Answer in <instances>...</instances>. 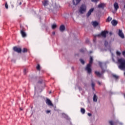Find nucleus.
Listing matches in <instances>:
<instances>
[{"instance_id":"obj_1","label":"nucleus","mask_w":125,"mask_h":125,"mask_svg":"<svg viewBox=\"0 0 125 125\" xmlns=\"http://www.w3.org/2000/svg\"><path fill=\"white\" fill-rule=\"evenodd\" d=\"M118 68L120 70H125V59L124 58L119 59L118 60Z\"/></svg>"},{"instance_id":"obj_2","label":"nucleus","mask_w":125,"mask_h":125,"mask_svg":"<svg viewBox=\"0 0 125 125\" xmlns=\"http://www.w3.org/2000/svg\"><path fill=\"white\" fill-rule=\"evenodd\" d=\"M93 62V58L92 57H90L89 63L88 64L85 68L86 71H87L88 74L91 73V64H92Z\"/></svg>"},{"instance_id":"obj_3","label":"nucleus","mask_w":125,"mask_h":125,"mask_svg":"<svg viewBox=\"0 0 125 125\" xmlns=\"http://www.w3.org/2000/svg\"><path fill=\"white\" fill-rule=\"evenodd\" d=\"M86 11V6L85 4H82L79 9V12L81 14H83Z\"/></svg>"},{"instance_id":"obj_4","label":"nucleus","mask_w":125,"mask_h":125,"mask_svg":"<svg viewBox=\"0 0 125 125\" xmlns=\"http://www.w3.org/2000/svg\"><path fill=\"white\" fill-rule=\"evenodd\" d=\"M99 65L101 68L103 72H105V70H104V68H107V65L106 62H99Z\"/></svg>"},{"instance_id":"obj_5","label":"nucleus","mask_w":125,"mask_h":125,"mask_svg":"<svg viewBox=\"0 0 125 125\" xmlns=\"http://www.w3.org/2000/svg\"><path fill=\"white\" fill-rule=\"evenodd\" d=\"M107 34H108V31H103L101 34L97 35V37H102V38H106Z\"/></svg>"},{"instance_id":"obj_6","label":"nucleus","mask_w":125,"mask_h":125,"mask_svg":"<svg viewBox=\"0 0 125 125\" xmlns=\"http://www.w3.org/2000/svg\"><path fill=\"white\" fill-rule=\"evenodd\" d=\"M20 33L22 38H26V37H27V34H26L25 32V29L23 28L21 30Z\"/></svg>"},{"instance_id":"obj_7","label":"nucleus","mask_w":125,"mask_h":125,"mask_svg":"<svg viewBox=\"0 0 125 125\" xmlns=\"http://www.w3.org/2000/svg\"><path fill=\"white\" fill-rule=\"evenodd\" d=\"M13 50L18 53H21V52H22L21 48H18L16 46L13 47Z\"/></svg>"},{"instance_id":"obj_8","label":"nucleus","mask_w":125,"mask_h":125,"mask_svg":"<svg viewBox=\"0 0 125 125\" xmlns=\"http://www.w3.org/2000/svg\"><path fill=\"white\" fill-rule=\"evenodd\" d=\"M45 102L47 105H48V106L53 107V104H52V103H51V101H50V100L46 99Z\"/></svg>"},{"instance_id":"obj_9","label":"nucleus","mask_w":125,"mask_h":125,"mask_svg":"<svg viewBox=\"0 0 125 125\" xmlns=\"http://www.w3.org/2000/svg\"><path fill=\"white\" fill-rule=\"evenodd\" d=\"M93 10H94V9L92 8L88 11V13L86 14L87 17H89V16L91 15V13L93 12Z\"/></svg>"},{"instance_id":"obj_10","label":"nucleus","mask_w":125,"mask_h":125,"mask_svg":"<svg viewBox=\"0 0 125 125\" xmlns=\"http://www.w3.org/2000/svg\"><path fill=\"white\" fill-rule=\"evenodd\" d=\"M93 10H94V9L92 8L88 11V13L86 14L87 17H89V16L91 15V13L93 12Z\"/></svg>"},{"instance_id":"obj_11","label":"nucleus","mask_w":125,"mask_h":125,"mask_svg":"<svg viewBox=\"0 0 125 125\" xmlns=\"http://www.w3.org/2000/svg\"><path fill=\"white\" fill-rule=\"evenodd\" d=\"M118 35L120 38H122V39H125V35H124V33H123V31L122 30H119Z\"/></svg>"},{"instance_id":"obj_12","label":"nucleus","mask_w":125,"mask_h":125,"mask_svg":"<svg viewBox=\"0 0 125 125\" xmlns=\"http://www.w3.org/2000/svg\"><path fill=\"white\" fill-rule=\"evenodd\" d=\"M81 0H73V5H78L81 2Z\"/></svg>"},{"instance_id":"obj_13","label":"nucleus","mask_w":125,"mask_h":125,"mask_svg":"<svg viewBox=\"0 0 125 125\" xmlns=\"http://www.w3.org/2000/svg\"><path fill=\"white\" fill-rule=\"evenodd\" d=\"M114 7L115 10L117 11L118 9H119V4H118L117 2H115L114 4Z\"/></svg>"},{"instance_id":"obj_14","label":"nucleus","mask_w":125,"mask_h":125,"mask_svg":"<svg viewBox=\"0 0 125 125\" xmlns=\"http://www.w3.org/2000/svg\"><path fill=\"white\" fill-rule=\"evenodd\" d=\"M60 31L61 32H64L65 31V25H62L60 27Z\"/></svg>"},{"instance_id":"obj_15","label":"nucleus","mask_w":125,"mask_h":125,"mask_svg":"<svg viewBox=\"0 0 125 125\" xmlns=\"http://www.w3.org/2000/svg\"><path fill=\"white\" fill-rule=\"evenodd\" d=\"M111 24L113 26H117L118 25V21L115 20L111 21Z\"/></svg>"},{"instance_id":"obj_16","label":"nucleus","mask_w":125,"mask_h":125,"mask_svg":"<svg viewBox=\"0 0 125 125\" xmlns=\"http://www.w3.org/2000/svg\"><path fill=\"white\" fill-rule=\"evenodd\" d=\"M97 99H98V97H97V96H96V94H94V96L93 98V100L94 102H97Z\"/></svg>"},{"instance_id":"obj_17","label":"nucleus","mask_w":125,"mask_h":125,"mask_svg":"<svg viewBox=\"0 0 125 125\" xmlns=\"http://www.w3.org/2000/svg\"><path fill=\"white\" fill-rule=\"evenodd\" d=\"M42 2L43 5H44V6H46V5H48V1H47L46 0H44Z\"/></svg>"},{"instance_id":"obj_18","label":"nucleus","mask_w":125,"mask_h":125,"mask_svg":"<svg viewBox=\"0 0 125 125\" xmlns=\"http://www.w3.org/2000/svg\"><path fill=\"white\" fill-rule=\"evenodd\" d=\"M104 3H102L99 4L98 5V7L99 8H104Z\"/></svg>"},{"instance_id":"obj_19","label":"nucleus","mask_w":125,"mask_h":125,"mask_svg":"<svg viewBox=\"0 0 125 125\" xmlns=\"http://www.w3.org/2000/svg\"><path fill=\"white\" fill-rule=\"evenodd\" d=\"M95 74L98 77H101V73H100V72H99L98 71H95Z\"/></svg>"},{"instance_id":"obj_20","label":"nucleus","mask_w":125,"mask_h":125,"mask_svg":"<svg viewBox=\"0 0 125 125\" xmlns=\"http://www.w3.org/2000/svg\"><path fill=\"white\" fill-rule=\"evenodd\" d=\"M92 25L94 27H97L98 23L97 22V21H93Z\"/></svg>"},{"instance_id":"obj_21","label":"nucleus","mask_w":125,"mask_h":125,"mask_svg":"<svg viewBox=\"0 0 125 125\" xmlns=\"http://www.w3.org/2000/svg\"><path fill=\"white\" fill-rule=\"evenodd\" d=\"M22 52L23 53H26L28 52V49L26 48H24L23 49V50H22Z\"/></svg>"},{"instance_id":"obj_22","label":"nucleus","mask_w":125,"mask_h":125,"mask_svg":"<svg viewBox=\"0 0 125 125\" xmlns=\"http://www.w3.org/2000/svg\"><path fill=\"white\" fill-rule=\"evenodd\" d=\"M112 21V18L108 17L106 20V22H110Z\"/></svg>"},{"instance_id":"obj_23","label":"nucleus","mask_w":125,"mask_h":125,"mask_svg":"<svg viewBox=\"0 0 125 125\" xmlns=\"http://www.w3.org/2000/svg\"><path fill=\"white\" fill-rule=\"evenodd\" d=\"M36 69L39 71H41V65H40V64H38L36 67Z\"/></svg>"},{"instance_id":"obj_24","label":"nucleus","mask_w":125,"mask_h":125,"mask_svg":"<svg viewBox=\"0 0 125 125\" xmlns=\"http://www.w3.org/2000/svg\"><path fill=\"white\" fill-rule=\"evenodd\" d=\"M81 112L82 114H84V113H85V109H84V108H81Z\"/></svg>"},{"instance_id":"obj_25","label":"nucleus","mask_w":125,"mask_h":125,"mask_svg":"<svg viewBox=\"0 0 125 125\" xmlns=\"http://www.w3.org/2000/svg\"><path fill=\"white\" fill-rule=\"evenodd\" d=\"M56 27H57V25L56 24H53L52 25V29H53V30H54V29H56Z\"/></svg>"},{"instance_id":"obj_26","label":"nucleus","mask_w":125,"mask_h":125,"mask_svg":"<svg viewBox=\"0 0 125 125\" xmlns=\"http://www.w3.org/2000/svg\"><path fill=\"white\" fill-rule=\"evenodd\" d=\"M113 78H114V79H115L116 80H118V79H119V76H118V75H113Z\"/></svg>"},{"instance_id":"obj_27","label":"nucleus","mask_w":125,"mask_h":125,"mask_svg":"<svg viewBox=\"0 0 125 125\" xmlns=\"http://www.w3.org/2000/svg\"><path fill=\"white\" fill-rule=\"evenodd\" d=\"M80 61L81 63H82V64H83V65L84 64V61H83V60L81 59L80 60Z\"/></svg>"},{"instance_id":"obj_28","label":"nucleus","mask_w":125,"mask_h":125,"mask_svg":"<svg viewBox=\"0 0 125 125\" xmlns=\"http://www.w3.org/2000/svg\"><path fill=\"white\" fill-rule=\"evenodd\" d=\"M5 8H6V9H8V5L7 4V2H5Z\"/></svg>"},{"instance_id":"obj_29","label":"nucleus","mask_w":125,"mask_h":125,"mask_svg":"<svg viewBox=\"0 0 125 125\" xmlns=\"http://www.w3.org/2000/svg\"><path fill=\"white\" fill-rule=\"evenodd\" d=\"M104 45L105 47H107V46H108V42L106 41L104 42Z\"/></svg>"},{"instance_id":"obj_30","label":"nucleus","mask_w":125,"mask_h":125,"mask_svg":"<svg viewBox=\"0 0 125 125\" xmlns=\"http://www.w3.org/2000/svg\"><path fill=\"white\" fill-rule=\"evenodd\" d=\"M55 8H60V6L59 5L55 3Z\"/></svg>"},{"instance_id":"obj_31","label":"nucleus","mask_w":125,"mask_h":125,"mask_svg":"<svg viewBox=\"0 0 125 125\" xmlns=\"http://www.w3.org/2000/svg\"><path fill=\"white\" fill-rule=\"evenodd\" d=\"M116 54L117 55H118V56H121V52H120L119 51H117Z\"/></svg>"},{"instance_id":"obj_32","label":"nucleus","mask_w":125,"mask_h":125,"mask_svg":"<svg viewBox=\"0 0 125 125\" xmlns=\"http://www.w3.org/2000/svg\"><path fill=\"white\" fill-rule=\"evenodd\" d=\"M91 86H92V87H94V86H95V84L94 83L92 82Z\"/></svg>"},{"instance_id":"obj_33","label":"nucleus","mask_w":125,"mask_h":125,"mask_svg":"<svg viewBox=\"0 0 125 125\" xmlns=\"http://www.w3.org/2000/svg\"><path fill=\"white\" fill-rule=\"evenodd\" d=\"M109 124H110V125H114V122H113L112 121H109Z\"/></svg>"},{"instance_id":"obj_34","label":"nucleus","mask_w":125,"mask_h":125,"mask_svg":"<svg viewBox=\"0 0 125 125\" xmlns=\"http://www.w3.org/2000/svg\"><path fill=\"white\" fill-rule=\"evenodd\" d=\"M91 1H92L93 2H97V0H91Z\"/></svg>"},{"instance_id":"obj_35","label":"nucleus","mask_w":125,"mask_h":125,"mask_svg":"<svg viewBox=\"0 0 125 125\" xmlns=\"http://www.w3.org/2000/svg\"><path fill=\"white\" fill-rule=\"evenodd\" d=\"M122 54H123V55H124V56H125V51H123V52H122Z\"/></svg>"},{"instance_id":"obj_36","label":"nucleus","mask_w":125,"mask_h":125,"mask_svg":"<svg viewBox=\"0 0 125 125\" xmlns=\"http://www.w3.org/2000/svg\"><path fill=\"white\" fill-rule=\"evenodd\" d=\"M87 115H88V116L89 117H91V113H88L87 114Z\"/></svg>"},{"instance_id":"obj_37","label":"nucleus","mask_w":125,"mask_h":125,"mask_svg":"<svg viewBox=\"0 0 125 125\" xmlns=\"http://www.w3.org/2000/svg\"><path fill=\"white\" fill-rule=\"evenodd\" d=\"M98 84H99V85H101V83H100V82L99 81L98 82Z\"/></svg>"},{"instance_id":"obj_38","label":"nucleus","mask_w":125,"mask_h":125,"mask_svg":"<svg viewBox=\"0 0 125 125\" xmlns=\"http://www.w3.org/2000/svg\"><path fill=\"white\" fill-rule=\"evenodd\" d=\"M42 83V81H40L38 82V83Z\"/></svg>"},{"instance_id":"obj_39","label":"nucleus","mask_w":125,"mask_h":125,"mask_svg":"<svg viewBox=\"0 0 125 125\" xmlns=\"http://www.w3.org/2000/svg\"><path fill=\"white\" fill-rule=\"evenodd\" d=\"M46 113L47 114H48V113H50V110H47Z\"/></svg>"},{"instance_id":"obj_40","label":"nucleus","mask_w":125,"mask_h":125,"mask_svg":"<svg viewBox=\"0 0 125 125\" xmlns=\"http://www.w3.org/2000/svg\"><path fill=\"white\" fill-rule=\"evenodd\" d=\"M80 52H83V49H81Z\"/></svg>"},{"instance_id":"obj_41","label":"nucleus","mask_w":125,"mask_h":125,"mask_svg":"<svg viewBox=\"0 0 125 125\" xmlns=\"http://www.w3.org/2000/svg\"><path fill=\"white\" fill-rule=\"evenodd\" d=\"M112 61H113V62H116V61H115V59H114V58L112 59Z\"/></svg>"},{"instance_id":"obj_42","label":"nucleus","mask_w":125,"mask_h":125,"mask_svg":"<svg viewBox=\"0 0 125 125\" xmlns=\"http://www.w3.org/2000/svg\"><path fill=\"white\" fill-rule=\"evenodd\" d=\"M109 35H113V33L110 32V33H109Z\"/></svg>"},{"instance_id":"obj_43","label":"nucleus","mask_w":125,"mask_h":125,"mask_svg":"<svg viewBox=\"0 0 125 125\" xmlns=\"http://www.w3.org/2000/svg\"><path fill=\"white\" fill-rule=\"evenodd\" d=\"M93 90H95L94 87H92Z\"/></svg>"},{"instance_id":"obj_44","label":"nucleus","mask_w":125,"mask_h":125,"mask_svg":"<svg viewBox=\"0 0 125 125\" xmlns=\"http://www.w3.org/2000/svg\"><path fill=\"white\" fill-rule=\"evenodd\" d=\"M19 4H20V5H21V4H22V2H20Z\"/></svg>"},{"instance_id":"obj_45","label":"nucleus","mask_w":125,"mask_h":125,"mask_svg":"<svg viewBox=\"0 0 125 125\" xmlns=\"http://www.w3.org/2000/svg\"><path fill=\"white\" fill-rule=\"evenodd\" d=\"M52 34H53V35H55V32H53L52 33Z\"/></svg>"},{"instance_id":"obj_46","label":"nucleus","mask_w":125,"mask_h":125,"mask_svg":"<svg viewBox=\"0 0 125 125\" xmlns=\"http://www.w3.org/2000/svg\"><path fill=\"white\" fill-rule=\"evenodd\" d=\"M26 71V69L24 70V72H25Z\"/></svg>"},{"instance_id":"obj_47","label":"nucleus","mask_w":125,"mask_h":125,"mask_svg":"<svg viewBox=\"0 0 125 125\" xmlns=\"http://www.w3.org/2000/svg\"><path fill=\"white\" fill-rule=\"evenodd\" d=\"M124 76H125V72H124Z\"/></svg>"},{"instance_id":"obj_48","label":"nucleus","mask_w":125,"mask_h":125,"mask_svg":"<svg viewBox=\"0 0 125 125\" xmlns=\"http://www.w3.org/2000/svg\"><path fill=\"white\" fill-rule=\"evenodd\" d=\"M21 110L22 111V110H23V109H22L21 108Z\"/></svg>"}]
</instances>
